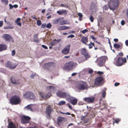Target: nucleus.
<instances>
[{"label":"nucleus","instance_id":"1","mask_svg":"<svg viewBox=\"0 0 128 128\" xmlns=\"http://www.w3.org/2000/svg\"><path fill=\"white\" fill-rule=\"evenodd\" d=\"M119 3L118 0H110L108 2V7L110 10H114L118 8Z\"/></svg>","mask_w":128,"mask_h":128},{"label":"nucleus","instance_id":"2","mask_svg":"<svg viewBox=\"0 0 128 128\" xmlns=\"http://www.w3.org/2000/svg\"><path fill=\"white\" fill-rule=\"evenodd\" d=\"M76 87L78 90H87L88 86L86 82L80 80L78 82Z\"/></svg>","mask_w":128,"mask_h":128},{"label":"nucleus","instance_id":"3","mask_svg":"<svg viewBox=\"0 0 128 128\" xmlns=\"http://www.w3.org/2000/svg\"><path fill=\"white\" fill-rule=\"evenodd\" d=\"M56 95L60 98H66V100L68 101V99L70 96L69 93L59 90L56 93Z\"/></svg>","mask_w":128,"mask_h":128},{"label":"nucleus","instance_id":"4","mask_svg":"<svg viewBox=\"0 0 128 128\" xmlns=\"http://www.w3.org/2000/svg\"><path fill=\"white\" fill-rule=\"evenodd\" d=\"M10 101L12 105H16L19 104L21 100L18 96L15 95L13 96L10 98Z\"/></svg>","mask_w":128,"mask_h":128},{"label":"nucleus","instance_id":"5","mask_svg":"<svg viewBox=\"0 0 128 128\" xmlns=\"http://www.w3.org/2000/svg\"><path fill=\"white\" fill-rule=\"evenodd\" d=\"M107 59V58L106 56L101 57L98 58L95 62H97V65L100 67H101L104 65Z\"/></svg>","mask_w":128,"mask_h":128},{"label":"nucleus","instance_id":"6","mask_svg":"<svg viewBox=\"0 0 128 128\" xmlns=\"http://www.w3.org/2000/svg\"><path fill=\"white\" fill-rule=\"evenodd\" d=\"M76 63L72 62L67 63L65 64L64 69L68 71L72 70L76 66Z\"/></svg>","mask_w":128,"mask_h":128},{"label":"nucleus","instance_id":"7","mask_svg":"<svg viewBox=\"0 0 128 128\" xmlns=\"http://www.w3.org/2000/svg\"><path fill=\"white\" fill-rule=\"evenodd\" d=\"M126 62V58H124L120 57L118 58L116 61L114 62V64L118 66H121L123 64V63H125Z\"/></svg>","mask_w":128,"mask_h":128},{"label":"nucleus","instance_id":"8","mask_svg":"<svg viewBox=\"0 0 128 128\" xmlns=\"http://www.w3.org/2000/svg\"><path fill=\"white\" fill-rule=\"evenodd\" d=\"M24 97L26 98L33 99L35 98L34 95L31 92H26L23 95Z\"/></svg>","mask_w":128,"mask_h":128},{"label":"nucleus","instance_id":"9","mask_svg":"<svg viewBox=\"0 0 128 128\" xmlns=\"http://www.w3.org/2000/svg\"><path fill=\"white\" fill-rule=\"evenodd\" d=\"M103 79L101 77H97L94 80V84L95 85L101 86L102 84Z\"/></svg>","mask_w":128,"mask_h":128},{"label":"nucleus","instance_id":"10","mask_svg":"<svg viewBox=\"0 0 128 128\" xmlns=\"http://www.w3.org/2000/svg\"><path fill=\"white\" fill-rule=\"evenodd\" d=\"M3 37L4 38L5 40L9 42H13L14 40L13 38L9 34H4Z\"/></svg>","mask_w":128,"mask_h":128},{"label":"nucleus","instance_id":"11","mask_svg":"<svg viewBox=\"0 0 128 128\" xmlns=\"http://www.w3.org/2000/svg\"><path fill=\"white\" fill-rule=\"evenodd\" d=\"M39 94L40 96L42 98V99L44 100L47 99L51 96L50 94H46L43 92H40Z\"/></svg>","mask_w":128,"mask_h":128},{"label":"nucleus","instance_id":"12","mask_svg":"<svg viewBox=\"0 0 128 128\" xmlns=\"http://www.w3.org/2000/svg\"><path fill=\"white\" fill-rule=\"evenodd\" d=\"M70 45L68 44L66 46L62 51V53L65 55L68 54L70 52Z\"/></svg>","mask_w":128,"mask_h":128},{"label":"nucleus","instance_id":"13","mask_svg":"<svg viewBox=\"0 0 128 128\" xmlns=\"http://www.w3.org/2000/svg\"><path fill=\"white\" fill-rule=\"evenodd\" d=\"M81 52L82 54L84 55L86 60L90 57L86 50L85 48H82L81 50Z\"/></svg>","mask_w":128,"mask_h":128},{"label":"nucleus","instance_id":"14","mask_svg":"<svg viewBox=\"0 0 128 128\" xmlns=\"http://www.w3.org/2000/svg\"><path fill=\"white\" fill-rule=\"evenodd\" d=\"M69 100L70 103L73 105H76L77 102V100L76 98L70 96L68 99V101Z\"/></svg>","mask_w":128,"mask_h":128},{"label":"nucleus","instance_id":"15","mask_svg":"<svg viewBox=\"0 0 128 128\" xmlns=\"http://www.w3.org/2000/svg\"><path fill=\"white\" fill-rule=\"evenodd\" d=\"M30 119V118L29 116H23L21 120V122L22 123H28Z\"/></svg>","mask_w":128,"mask_h":128},{"label":"nucleus","instance_id":"16","mask_svg":"<svg viewBox=\"0 0 128 128\" xmlns=\"http://www.w3.org/2000/svg\"><path fill=\"white\" fill-rule=\"evenodd\" d=\"M84 100L86 102L88 103L92 102L94 100V97L86 98H84Z\"/></svg>","mask_w":128,"mask_h":128},{"label":"nucleus","instance_id":"17","mask_svg":"<svg viewBox=\"0 0 128 128\" xmlns=\"http://www.w3.org/2000/svg\"><path fill=\"white\" fill-rule=\"evenodd\" d=\"M64 118L58 117L57 119V124L59 126H61L63 123V121L64 120Z\"/></svg>","mask_w":128,"mask_h":128},{"label":"nucleus","instance_id":"18","mask_svg":"<svg viewBox=\"0 0 128 128\" xmlns=\"http://www.w3.org/2000/svg\"><path fill=\"white\" fill-rule=\"evenodd\" d=\"M57 13L60 15H62L63 14L66 15L68 13L66 10H62L58 11L57 12Z\"/></svg>","mask_w":128,"mask_h":128},{"label":"nucleus","instance_id":"19","mask_svg":"<svg viewBox=\"0 0 128 128\" xmlns=\"http://www.w3.org/2000/svg\"><path fill=\"white\" fill-rule=\"evenodd\" d=\"M70 28V27L67 26H60L59 28H57V29L59 30H63L69 29Z\"/></svg>","mask_w":128,"mask_h":128},{"label":"nucleus","instance_id":"20","mask_svg":"<svg viewBox=\"0 0 128 128\" xmlns=\"http://www.w3.org/2000/svg\"><path fill=\"white\" fill-rule=\"evenodd\" d=\"M81 41L84 44L86 45H87V44H86L88 41V38L87 37L84 36H82L81 39Z\"/></svg>","mask_w":128,"mask_h":128},{"label":"nucleus","instance_id":"21","mask_svg":"<svg viewBox=\"0 0 128 128\" xmlns=\"http://www.w3.org/2000/svg\"><path fill=\"white\" fill-rule=\"evenodd\" d=\"M53 111L54 110L52 108H51L50 106H48L46 108V112L49 113L50 114L51 112H53Z\"/></svg>","mask_w":128,"mask_h":128},{"label":"nucleus","instance_id":"22","mask_svg":"<svg viewBox=\"0 0 128 128\" xmlns=\"http://www.w3.org/2000/svg\"><path fill=\"white\" fill-rule=\"evenodd\" d=\"M38 34H36L33 36V38L34 41V42L38 43L39 42L38 38Z\"/></svg>","mask_w":128,"mask_h":128},{"label":"nucleus","instance_id":"23","mask_svg":"<svg viewBox=\"0 0 128 128\" xmlns=\"http://www.w3.org/2000/svg\"><path fill=\"white\" fill-rule=\"evenodd\" d=\"M7 49L6 45L0 44V52L6 50Z\"/></svg>","mask_w":128,"mask_h":128},{"label":"nucleus","instance_id":"24","mask_svg":"<svg viewBox=\"0 0 128 128\" xmlns=\"http://www.w3.org/2000/svg\"><path fill=\"white\" fill-rule=\"evenodd\" d=\"M55 88L54 86H48L46 88V89L47 90H50L51 92L54 91Z\"/></svg>","mask_w":128,"mask_h":128},{"label":"nucleus","instance_id":"25","mask_svg":"<svg viewBox=\"0 0 128 128\" xmlns=\"http://www.w3.org/2000/svg\"><path fill=\"white\" fill-rule=\"evenodd\" d=\"M10 80L11 82L13 84H18L19 82L16 81L14 77H12L10 79Z\"/></svg>","mask_w":128,"mask_h":128},{"label":"nucleus","instance_id":"26","mask_svg":"<svg viewBox=\"0 0 128 128\" xmlns=\"http://www.w3.org/2000/svg\"><path fill=\"white\" fill-rule=\"evenodd\" d=\"M8 128H16L14 124L12 122H9L8 124Z\"/></svg>","mask_w":128,"mask_h":128},{"label":"nucleus","instance_id":"27","mask_svg":"<svg viewBox=\"0 0 128 128\" xmlns=\"http://www.w3.org/2000/svg\"><path fill=\"white\" fill-rule=\"evenodd\" d=\"M6 66L7 67L12 68V62H10L8 61L6 64Z\"/></svg>","mask_w":128,"mask_h":128},{"label":"nucleus","instance_id":"28","mask_svg":"<svg viewBox=\"0 0 128 128\" xmlns=\"http://www.w3.org/2000/svg\"><path fill=\"white\" fill-rule=\"evenodd\" d=\"M96 6L94 5H92L91 6L90 10L91 11L93 12H94L96 10Z\"/></svg>","mask_w":128,"mask_h":128},{"label":"nucleus","instance_id":"29","mask_svg":"<svg viewBox=\"0 0 128 128\" xmlns=\"http://www.w3.org/2000/svg\"><path fill=\"white\" fill-rule=\"evenodd\" d=\"M66 21L65 20H60V25H63L66 24Z\"/></svg>","mask_w":128,"mask_h":128},{"label":"nucleus","instance_id":"30","mask_svg":"<svg viewBox=\"0 0 128 128\" xmlns=\"http://www.w3.org/2000/svg\"><path fill=\"white\" fill-rule=\"evenodd\" d=\"M56 43V40L55 39L51 42L50 43V44L52 46H54Z\"/></svg>","mask_w":128,"mask_h":128},{"label":"nucleus","instance_id":"31","mask_svg":"<svg viewBox=\"0 0 128 128\" xmlns=\"http://www.w3.org/2000/svg\"><path fill=\"white\" fill-rule=\"evenodd\" d=\"M52 62L48 63L46 64H45L44 66H46L47 68L50 67L52 66Z\"/></svg>","mask_w":128,"mask_h":128},{"label":"nucleus","instance_id":"32","mask_svg":"<svg viewBox=\"0 0 128 128\" xmlns=\"http://www.w3.org/2000/svg\"><path fill=\"white\" fill-rule=\"evenodd\" d=\"M46 117L48 119H50L51 118L52 116L50 115V114L49 113L46 112Z\"/></svg>","mask_w":128,"mask_h":128},{"label":"nucleus","instance_id":"33","mask_svg":"<svg viewBox=\"0 0 128 128\" xmlns=\"http://www.w3.org/2000/svg\"><path fill=\"white\" fill-rule=\"evenodd\" d=\"M114 47L116 49H118L120 46L118 44H115L114 45Z\"/></svg>","mask_w":128,"mask_h":128},{"label":"nucleus","instance_id":"34","mask_svg":"<svg viewBox=\"0 0 128 128\" xmlns=\"http://www.w3.org/2000/svg\"><path fill=\"white\" fill-rule=\"evenodd\" d=\"M88 46H89V48L90 49L93 46H94V47L95 46L94 43H92L91 42H90V44L88 45Z\"/></svg>","mask_w":128,"mask_h":128},{"label":"nucleus","instance_id":"35","mask_svg":"<svg viewBox=\"0 0 128 128\" xmlns=\"http://www.w3.org/2000/svg\"><path fill=\"white\" fill-rule=\"evenodd\" d=\"M106 95V92L105 90H102V96L103 98L105 97Z\"/></svg>","mask_w":128,"mask_h":128},{"label":"nucleus","instance_id":"36","mask_svg":"<svg viewBox=\"0 0 128 128\" xmlns=\"http://www.w3.org/2000/svg\"><path fill=\"white\" fill-rule=\"evenodd\" d=\"M66 103V102L64 101H61L58 104L59 105H62Z\"/></svg>","mask_w":128,"mask_h":128},{"label":"nucleus","instance_id":"37","mask_svg":"<svg viewBox=\"0 0 128 128\" xmlns=\"http://www.w3.org/2000/svg\"><path fill=\"white\" fill-rule=\"evenodd\" d=\"M24 108H26L27 109H29L31 111H32V108L30 105H28L24 107Z\"/></svg>","mask_w":128,"mask_h":128},{"label":"nucleus","instance_id":"38","mask_svg":"<svg viewBox=\"0 0 128 128\" xmlns=\"http://www.w3.org/2000/svg\"><path fill=\"white\" fill-rule=\"evenodd\" d=\"M2 2L5 5H6L8 3V0H1Z\"/></svg>","mask_w":128,"mask_h":128},{"label":"nucleus","instance_id":"39","mask_svg":"<svg viewBox=\"0 0 128 128\" xmlns=\"http://www.w3.org/2000/svg\"><path fill=\"white\" fill-rule=\"evenodd\" d=\"M17 65L18 64L16 63L12 62V68L13 69L15 68L16 67Z\"/></svg>","mask_w":128,"mask_h":128},{"label":"nucleus","instance_id":"40","mask_svg":"<svg viewBox=\"0 0 128 128\" xmlns=\"http://www.w3.org/2000/svg\"><path fill=\"white\" fill-rule=\"evenodd\" d=\"M14 28V27L12 26H10L4 27V28L5 29H12Z\"/></svg>","mask_w":128,"mask_h":128},{"label":"nucleus","instance_id":"41","mask_svg":"<svg viewBox=\"0 0 128 128\" xmlns=\"http://www.w3.org/2000/svg\"><path fill=\"white\" fill-rule=\"evenodd\" d=\"M60 19V18H58L56 20H55L54 21V23L55 24H58V22Z\"/></svg>","mask_w":128,"mask_h":128},{"label":"nucleus","instance_id":"42","mask_svg":"<svg viewBox=\"0 0 128 128\" xmlns=\"http://www.w3.org/2000/svg\"><path fill=\"white\" fill-rule=\"evenodd\" d=\"M120 121V119L119 118H116L115 119L114 121L113 122V123H118V122Z\"/></svg>","mask_w":128,"mask_h":128},{"label":"nucleus","instance_id":"43","mask_svg":"<svg viewBox=\"0 0 128 128\" xmlns=\"http://www.w3.org/2000/svg\"><path fill=\"white\" fill-rule=\"evenodd\" d=\"M36 23L37 25L38 26H40L41 24V21L40 20H38L36 21Z\"/></svg>","mask_w":128,"mask_h":128},{"label":"nucleus","instance_id":"44","mask_svg":"<svg viewBox=\"0 0 128 128\" xmlns=\"http://www.w3.org/2000/svg\"><path fill=\"white\" fill-rule=\"evenodd\" d=\"M52 25L50 23H48L46 25V27L48 28H50L52 27Z\"/></svg>","mask_w":128,"mask_h":128},{"label":"nucleus","instance_id":"45","mask_svg":"<svg viewBox=\"0 0 128 128\" xmlns=\"http://www.w3.org/2000/svg\"><path fill=\"white\" fill-rule=\"evenodd\" d=\"M46 23L42 24L41 26V28H46Z\"/></svg>","mask_w":128,"mask_h":128},{"label":"nucleus","instance_id":"46","mask_svg":"<svg viewBox=\"0 0 128 128\" xmlns=\"http://www.w3.org/2000/svg\"><path fill=\"white\" fill-rule=\"evenodd\" d=\"M0 72L3 73H5L6 72V71L3 68H0Z\"/></svg>","mask_w":128,"mask_h":128},{"label":"nucleus","instance_id":"47","mask_svg":"<svg viewBox=\"0 0 128 128\" xmlns=\"http://www.w3.org/2000/svg\"><path fill=\"white\" fill-rule=\"evenodd\" d=\"M16 53V52L15 50H13L12 51V56H14Z\"/></svg>","mask_w":128,"mask_h":128},{"label":"nucleus","instance_id":"48","mask_svg":"<svg viewBox=\"0 0 128 128\" xmlns=\"http://www.w3.org/2000/svg\"><path fill=\"white\" fill-rule=\"evenodd\" d=\"M61 6L64 7L66 8H68V5L66 4H61Z\"/></svg>","mask_w":128,"mask_h":128},{"label":"nucleus","instance_id":"49","mask_svg":"<svg viewBox=\"0 0 128 128\" xmlns=\"http://www.w3.org/2000/svg\"><path fill=\"white\" fill-rule=\"evenodd\" d=\"M89 19L91 22H93L94 18L92 15L90 16L89 18Z\"/></svg>","mask_w":128,"mask_h":128},{"label":"nucleus","instance_id":"50","mask_svg":"<svg viewBox=\"0 0 128 128\" xmlns=\"http://www.w3.org/2000/svg\"><path fill=\"white\" fill-rule=\"evenodd\" d=\"M88 32V30L87 29L84 30L82 31V32L83 34H85L86 32Z\"/></svg>","mask_w":128,"mask_h":128},{"label":"nucleus","instance_id":"51","mask_svg":"<svg viewBox=\"0 0 128 128\" xmlns=\"http://www.w3.org/2000/svg\"><path fill=\"white\" fill-rule=\"evenodd\" d=\"M103 9L104 10H107L108 9V8L106 5H105L103 6Z\"/></svg>","mask_w":128,"mask_h":128},{"label":"nucleus","instance_id":"52","mask_svg":"<svg viewBox=\"0 0 128 128\" xmlns=\"http://www.w3.org/2000/svg\"><path fill=\"white\" fill-rule=\"evenodd\" d=\"M102 104L104 106V108H105V107L106 106V103L105 101H103V103Z\"/></svg>","mask_w":128,"mask_h":128},{"label":"nucleus","instance_id":"53","mask_svg":"<svg viewBox=\"0 0 128 128\" xmlns=\"http://www.w3.org/2000/svg\"><path fill=\"white\" fill-rule=\"evenodd\" d=\"M36 73L32 74L30 76V77L31 78H34V77L36 76Z\"/></svg>","mask_w":128,"mask_h":128},{"label":"nucleus","instance_id":"54","mask_svg":"<svg viewBox=\"0 0 128 128\" xmlns=\"http://www.w3.org/2000/svg\"><path fill=\"white\" fill-rule=\"evenodd\" d=\"M42 46L43 48L46 49H47L48 48V47L44 45H42Z\"/></svg>","mask_w":128,"mask_h":128},{"label":"nucleus","instance_id":"55","mask_svg":"<svg viewBox=\"0 0 128 128\" xmlns=\"http://www.w3.org/2000/svg\"><path fill=\"white\" fill-rule=\"evenodd\" d=\"M74 37V35L73 34H71V35L68 36L67 37V38H73Z\"/></svg>","mask_w":128,"mask_h":128},{"label":"nucleus","instance_id":"56","mask_svg":"<svg viewBox=\"0 0 128 128\" xmlns=\"http://www.w3.org/2000/svg\"><path fill=\"white\" fill-rule=\"evenodd\" d=\"M21 18H18L15 21V22H20L19 21L20 20Z\"/></svg>","mask_w":128,"mask_h":128},{"label":"nucleus","instance_id":"57","mask_svg":"<svg viewBox=\"0 0 128 128\" xmlns=\"http://www.w3.org/2000/svg\"><path fill=\"white\" fill-rule=\"evenodd\" d=\"M16 24L19 26H21V23L20 22H16Z\"/></svg>","mask_w":128,"mask_h":128},{"label":"nucleus","instance_id":"58","mask_svg":"<svg viewBox=\"0 0 128 128\" xmlns=\"http://www.w3.org/2000/svg\"><path fill=\"white\" fill-rule=\"evenodd\" d=\"M3 21L1 20L0 21V27H2L3 24Z\"/></svg>","mask_w":128,"mask_h":128},{"label":"nucleus","instance_id":"59","mask_svg":"<svg viewBox=\"0 0 128 128\" xmlns=\"http://www.w3.org/2000/svg\"><path fill=\"white\" fill-rule=\"evenodd\" d=\"M61 113L62 114H67V115H70L71 114L69 112H67L66 113H64L62 112H61Z\"/></svg>","mask_w":128,"mask_h":128},{"label":"nucleus","instance_id":"60","mask_svg":"<svg viewBox=\"0 0 128 128\" xmlns=\"http://www.w3.org/2000/svg\"><path fill=\"white\" fill-rule=\"evenodd\" d=\"M90 37L93 40H96V38H95L94 36L91 35L90 36Z\"/></svg>","mask_w":128,"mask_h":128},{"label":"nucleus","instance_id":"61","mask_svg":"<svg viewBox=\"0 0 128 128\" xmlns=\"http://www.w3.org/2000/svg\"><path fill=\"white\" fill-rule=\"evenodd\" d=\"M125 24V22L124 21L122 20L121 22V24L122 26L124 25Z\"/></svg>","mask_w":128,"mask_h":128},{"label":"nucleus","instance_id":"62","mask_svg":"<svg viewBox=\"0 0 128 128\" xmlns=\"http://www.w3.org/2000/svg\"><path fill=\"white\" fill-rule=\"evenodd\" d=\"M78 15L79 16V17L82 18L83 16L82 14L80 13H79L78 14Z\"/></svg>","mask_w":128,"mask_h":128},{"label":"nucleus","instance_id":"63","mask_svg":"<svg viewBox=\"0 0 128 128\" xmlns=\"http://www.w3.org/2000/svg\"><path fill=\"white\" fill-rule=\"evenodd\" d=\"M97 74L100 75L102 74H103V72H102L100 71H98L97 72Z\"/></svg>","mask_w":128,"mask_h":128},{"label":"nucleus","instance_id":"64","mask_svg":"<svg viewBox=\"0 0 128 128\" xmlns=\"http://www.w3.org/2000/svg\"><path fill=\"white\" fill-rule=\"evenodd\" d=\"M125 44L126 46H128V40H126L125 41Z\"/></svg>","mask_w":128,"mask_h":128}]
</instances>
